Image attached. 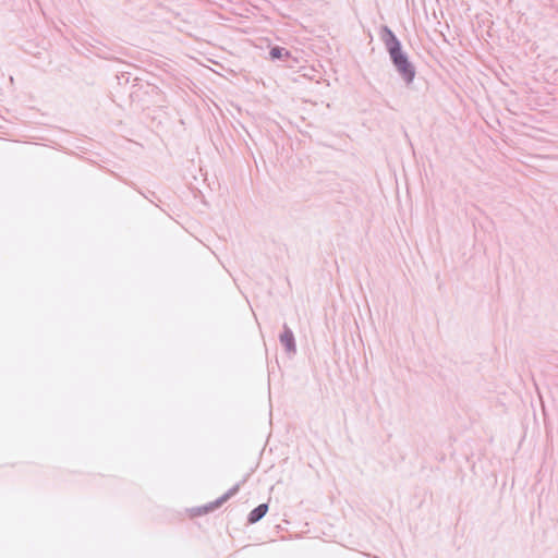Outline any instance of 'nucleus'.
<instances>
[{"label":"nucleus","instance_id":"4","mask_svg":"<svg viewBox=\"0 0 558 558\" xmlns=\"http://www.w3.org/2000/svg\"><path fill=\"white\" fill-rule=\"evenodd\" d=\"M281 342L288 348V349H292L293 348V337H292V333L290 331H286L282 336H281Z\"/></svg>","mask_w":558,"mask_h":558},{"label":"nucleus","instance_id":"5","mask_svg":"<svg viewBox=\"0 0 558 558\" xmlns=\"http://www.w3.org/2000/svg\"><path fill=\"white\" fill-rule=\"evenodd\" d=\"M283 56H289V52L288 51H284V49L280 48V47H274L271 50H270V57L272 59H279Z\"/></svg>","mask_w":558,"mask_h":558},{"label":"nucleus","instance_id":"3","mask_svg":"<svg viewBox=\"0 0 558 558\" xmlns=\"http://www.w3.org/2000/svg\"><path fill=\"white\" fill-rule=\"evenodd\" d=\"M267 511L268 506L266 504H262L255 509H253L248 515L250 523H256L257 521H259L267 513Z\"/></svg>","mask_w":558,"mask_h":558},{"label":"nucleus","instance_id":"1","mask_svg":"<svg viewBox=\"0 0 558 558\" xmlns=\"http://www.w3.org/2000/svg\"><path fill=\"white\" fill-rule=\"evenodd\" d=\"M390 35H391L392 44L389 46V52L393 60V63L398 68L399 72L404 76V78L408 82H411L414 76L412 66L408 62V59L405 58V56L402 54L399 41L395 38V36L391 33H390Z\"/></svg>","mask_w":558,"mask_h":558},{"label":"nucleus","instance_id":"2","mask_svg":"<svg viewBox=\"0 0 558 558\" xmlns=\"http://www.w3.org/2000/svg\"><path fill=\"white\" fill-rule=\"evenodd\" d=\"M229 497H230V494H227L214 502H210L204 507L197 508L195 510V514L201 515V514H205L210 511H214L215 509L219 508L225 501H227Z\"/></svg>","mask_w":558,"mask_h":558}]
</instances>
